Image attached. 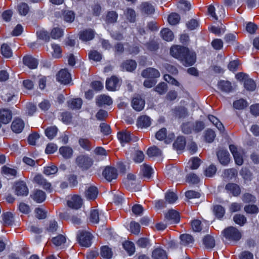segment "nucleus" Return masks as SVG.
Returning <instances> with one entry per match:
<instances>
[{
    "instance_id": "2",
    "label": "nucleus",
    "mask_w": 259,
    "mask_h": 259,
    "mask_svg": "<svg viewBox=\"0 0 259 259\" xmlns=\"http://www.w3.org/2000/svg\"><path fill=\"white\" fill-rule=\"evenodd\" d=\"M222 234L223 236L230 241H238L242 236L241 232L237 228L232 226L224 229Z\"/></svg>"
},
{
    "instance_id": "37",
    "label": "nucleus",
    "mask_w": 259,
    "mask_h": 259,
    "mask_svg": "<svg viewBox=\"0 0 259 259\" xmlns=\"http://www.w3.org/2000/svg\"><path fill=\"white\" fill-rule=\"evenodd\" d=\"M203 244L207 248H212L215 246V240L210 235L205 236L203 239Z\"/></svg>"
},
{
    "instance_id": "23",
    "label": "nucleus",
    "mask_w": 259,
    "mask_h": 259,
    "mask_svg": "<svg viewBox=\"0 0 259 259\" xmlns=\"http://www.w3.org/2000/svg\"><path fill=\"white\" fill-rule=\"evenodd\" d=\"M23 61L24 64L30 69H35L37 67L38 62L37 60L30 56L24 57Z\"/></svg>"
},
{
    "instance_id": "55",
    "label": "nucleus",
    "mask_w": 259,
    "mask_h": 259,
    "mask_svg": "<svg viewBox=\"0 0 259 259\" xmlns=\"http://www.w3.org/2000/svg\"><path fill=\"white\" fill-rule=\"evenodd\" d=\"M2 172L6 175L13 177H16L17 173L16 169L9 167L6 165L2 167Z\"/></svg>"
},
{
    "instance_id": "31",
    "label": "nucleus",
    "mask_w": 259,
    "mask_h": 259,
    "mask_svg": "<svg viewBox=\"0 0 259 259\" xmlns=\"http://www.w3.org/2000/svg\"><path fill=\"white\" fill-rule=\"evenodd\" d=\"M186 145L185 139L184 137H178L173 144V147L177 150H183Z\"/></svg>"
},
{
    "instance_id": "24",
    "label": "nucleus",
    "mask_w": 259,
    "mask_h": 259,
    "mask_svg": "<svg viewBox=\"0 0 259 259\" xmlns=\"http://www.w3.org/2000/svg\"><path fill=\"white\" fill-rule=\"evenodd\" d=\"M152 257L153 259H167L165 251L160 247L152 251Z\"/></svg>"
},
{
    "instance_id": "27",
    "label": "nucleus",
    "mask_w": 259,
    "mask_h": 259,
    "mask_svg": "<svg viewBox=\"0 0 259 259\" xmlns=\"http://www.w3.org/2000/svg\"><path fill=\"white\" fill-rule=\"evenodd\" d=\"M117 137L121 144L128 143L132 140L131 134L127 132H120L117 134Z\"/></svg>"
},
{
    "instance_id": "34",
    "label": "nucleus",
    "mask_w": 259,
    "mask_h": 259,
    "mask_svg": "<svg viewBox=\"0 0 259 259\" xmlns=\"http://www.w3.org/2000/svg\"><path fill=\"white\" fill-rule=\"evenodd\" d=\"M78 143L80 146L85 150L90 151L92 148L91 142L87 138H80Z\"/></svg>"
},
{
    "instance_id": "18",
    "label": "nucleus",
    "mask_w": 259,
    "mask_h": 259,
    "mask_svg": "<svg viewBox=\"0 0 259 259\" xmlns=\"http://www.w3.org/2000/svg\"><path fill=\"white\" fill-rule=\"evenodd\" d=\"M30 197L37 203L42 202L46 198V193L40 190H34L30 195Z\"/></svg>"
},
{
    "instance_id": "51",
    "label": "nucleus",
    "mask_w": 259,
    "mask_h": 259,
    "mask_svg": "<svg viewBox=\"0 0 259 259\" xmlns=\"http://www.w3.org/2000/svg\"><path fill=\"white\" fill-rule=\"evenodd\" d=\"M154 90L159 95H163L167 91V85L163 82H160L155 87Z\"/></svg>"
},
{
    "instance_id": "7",
    "label": "nucleus",
    "mask_w": 259,
    "mask_h": 259,
    "mask_svg": "<svg viewBox=\"0 0 259 259\" xmlns=\"http://www.w3.org/2000/svg\"><path fill=\"white\" fill-rule=\"evenodd\" d=\"M208 13L214 20L219 18H223L225 16V9L223 6H217L215 8L213 6H209L208 8Z\"/></svg>"
},
{
    "instance_id": "8",
    "label": "nucleus",
    "mask_w": 259,
    "mask_h": 259,
    "mask_svg": "<svg viewBox=\"0 0 259 259\" xmlns=\"http://www.w3.org/2000/svg\"><path fill=\"white\" fill-rule=\"evenodd\" d=\"M120 84V79L115 76H112L106 80V87L108 91H114L119 88Z\"/></svg>"
},
{
    "instance_id": "14",
    "label": "nucleus",
    "mask_w": 259,
    "mask_h": 259,
    "mask_svg": "<svg viewBox=\"0 0 259 259\" xmlns=\"http://www.w3.org/2000/svg\"><path fill=\"white\" fill-rule=\"evenodd\" d=\"M142 76L145 78L154 79L160 77L159 71L153 68H148L144 70L142 72Z\"/></svg>"
},
{
    "instance_id": "36",
    "label": "nucleus",
    "mask_w": 259,
    "mask_h": 259,
    "mask_svg": "<svg viewBox=\"0 0 259 259\" xmlns=\"http://www.w3.org/2000/svg\"><path fill=\"white\" fill-rule=\"evenodd\" d=\"M161 34L163 39L167 41H170L174 38L173 32L168 28L163 29L161 31Z\"/></svg>"
},
{
    "instance_id": "3",
    "label": "nucleus",
    "mask_w": 259,
    "mask_h": 259,
    "mask_svg": "<svg viewBox=\"0 0 259 259\" xmlns=\"http://www.w3.org/2000/svg\"><path fill=\"white\" fill-rule=\"evenodd\" d=\"M236 78L240 81L244 82V87L249 91H253L256 88L255 82L249 78L247 74L243 73H238L235 75Z\"/></svg>"
},
{
    "instance_id": "28",
    "label": "nucleus",
    "mask_w": 259,
    "mask_h": 259,
    "mask_svg": "<svg viewBox=\"0 0 259 259\" xmlns=\"http://www.w3.org/2000/svg\"><path fill=\"white\" fill-rule=\"evenodd\" d=\"M82 104V101L80 98L72 99L68 101L69 108L72 109H79Z\"/></svg>"
},
{
    "instance_id": "20",
    "label": "nucleus",
    "mask_w": 259,
    "mask_h": 259,
    "mask_svg": "<svg viewBox=\"0 0 259 259\" xmlns=\"http://www.w3.org/2000/svg\"><path fill=\"white\" fill-rule=\"evenodd\" d=\"M137 125L141 128L147 127L151 125V119L146 115H141L137 119Z\"/></svg>"
},
{
    "instance_id": "44",
    "label": "nucleus",
    "mask_w": 259,
    "mask_h": 259,
    "mask_svg": "<svg viewBox=\"0 0 259 259\" xmlns=\"http://www.w3.org/2000/svg\"><path fill=\"white\" fill-rule=\"evenodd\" d=\"M215 137V132L211 129H207L204 132L205 141L208 143H211Z\"/></svg>"
},
{
    "instance_id": "45",
    "label": "nucleus",
    "mask_w": 259,
    "mask_h": 259,
    "mask_svg": "<svg viewBox=\"0 0 259 259\" xmlns=\"http://www.w3.org/2000/svg\"><path fill=\"white\" fill-rule=\"evenodd\" d=\"M66 240V237L63 235H59L52 239V243L56 246H61Z\"/></svg>"
},
{
    "instance_id": "21",
    "label": "nucleus",
    "mask_w": 259,
    "mask_h": 259,
    "mask_svg": "<svg viewBox=\"0 0 259 259\" xmlns=\"http://www.w3.org/2000/svg\"><path fill=\"white\" fill-rule=\"evenodd\" d=\"M225 189L228 192L232 194L234 196H238L241 193L239 186L234 183H228L226 185Z\"/></svg>"
},
{
    "instance_id": "41",
    "label": "nucleus",
    "mask_w": 259,
    "mask_h": 259,
    "mask_svg": "<svg viewBox=\"0 0 259 259\" xmlns=\"http://www.w3.org/2000/svg\"><path fill=\"white\" fill-rule=\"evenodd\" d=\"M190 106L186 103L185 101H181L180 105L176 108V111L178 113H186L190 112L191 111L188 109Z\"/></svg>"
},
{
    "instance_id": "52",
    "label": "nucleus",
    "mask_w": 259,
    "mask_h": 259,
    "mask_svg": "<svg viewBox=\"0 0 259 259\" xmlns=\"http://www.w3.org/2000/svg\"><path fill=\"white\" fill-rule=\"evenodd\" d=\"M58 168L54 165L48 166L44 167L43 173L46 175L49 176L54 175L57 172Z\"/></svg>"
},
{
    "instance_id": "29",
    "label": "nucleus",
    "mask_w": 259,
    "mask_h": 259,
    "mask_svg": "<svg viewBox=\"0 0 259 259\" xmlns=\"http://www.w3.org/2000/svg\"><path fill=\"white\" fill-rule=\"evenodd\" d=\"M59 153L65 159L70 158L73 154V150L68 146H62L59 149Z\"/></svg>"
},
{
    "instance_id": "64",
    "label": "nucleus",
    "mask_w": 259,
    "mask_h": 259,
    "mask_svg": "<svg viewBox=\"0 0 259 259\" xmlns=\"http://www.w3.org/2000/svg\"><path fill=\"white\" fill-rule=\"evenodd\" d=\"M142 6L143 11L148 14H152L155 11L153 6L148 3H144L142 4Z\"/></svg>"
},
{
    "instance_id": "1",
    "label": "nucleus",
    "mask_w": 259,
    "mask_h": 259,
    "mask_svg": "<svg viewBox=\"0 0 259 259\" xmlns=\"http://www.w3.org/2000/svg\"><path fill=\"white\" fill-rule=\"evenodd\" d=\"M170 54L179 60L186 66H191L196 61V55L190 52L188 48L180 46H175L171 48Z\"/></svg>"
},
{
    "instance_id": "22",
    "label": "nucleus",
    "mask_w": 259,
    "mask_h": 259,
    "mask_svg": "<svg viewBox=\"0 0 259 259\" xmlns=\"http://www.w3.org/2000/svg\"><path fill=\"white\" fill-rule=\"evenodd\" d=\"M95 35L94 31L91 29H86L81 31L79 33V38L82 41H89L92 40Z\"/></svg>"
},
{
    "instance_id": "26",
    "label": "nucleus",
    "mask_w": 259,
    "mask_h": 259,
    "mask_svg": "<svg viewBox=\"0 0 259 259\" xmlns=\"http://www.w3.org/2000/svg\"><path fill=\"white\" fill-rule=\"evenodd\" d=\"M248 105L247 101L243 99H239L233 102V107L236 110H243Z\"/></svg>"
},
{
    "instance_id": "16",
    "label": "nucleus",
    "mask_w": 259,
    "mask_h": 259,
    "mask_svg": "<svg viewBox=\"0 0 259 259\" xmlns=\"http://www.w3.org/2000/svg\"><path fill=\"white\" fill-rule=\"evenodd\" d=\"M24 127V122L20 118H15L12 123L11 129L15 133L19 134L22 132Z\"/></svg>"
},
{
    "instance_id": "10",
    "label": "nucleus",
    "mask_w": 259,
    "mask_h": 259,
    "mask_svg": "<svg viewBox=\"0 0 259 259\" xmlns=\"http://www.w3.org/2000/svg\"><path fill=\"white\" fill-rule=\"evenodd\" d=\"M166 221L169 224L178 223L180 220L179 213L176 210H169L165 215Z\"/></svg>"
},
{
    "instance_id": "60",
    "label": "nucleus",
    "mask_w": 259,
    "mask_h": 259,
    "mask_svg": "<svg viewBox=\"0 0 259 259\" xmlns=\"http://www.w3.org/2000/svg\"><path fill=\"white\" fill-rule=\"evenodd\" d=\"M118 17L117 13L114 11L108 13L106 16V21L107 23H114L116 21Z\"/></svg>"
},
{
    "instance_id": "17",
    "label": "nucleus",
    "mask_w": 259,
    "mask_h": 259,
    "mask_svg": "<svg viewBox=\"0 0 259 259\" xmlns=\"http://www.w3.org/2000/svg\"><path fill=\"white\" fill-rule=\"evenodd\" d=\"M68 207L73 209H78L82 205V200L78 195L72 196L71 199L67 201Z\"/></svg>"
},
{
    "instance_id": "40",
    "label": "nucleus",
    "mask_w": 259,
    "mask_h": 259,
    "mask_svg": "<svg viewBox=\"0 0 259 259\" xmlns=\"http://www.w3.org/2000/svg\"><path fill=\"white\" fill-rule=\"evenodd\" d=\"M53 51L52 52V56L55 58H59L62 56V49L60 46L58 44H52Z\"/></svg>"
},
{
    "instance_id": "12",
    "label": "nucleus",
    "mask_w": 259,
    "mask_h": 259,
    "mask_svg": "<svg viewBox=\"0 0 259 259\" xmlns=\"http://www.w3.org/2000/svg\"><path fill=\"white\" fill-rule=\"evenodd\" d=\"M103 176L109 182L116 179L117 177V170L112 167H106L103 171Z\"/></svg>"
},
{
    "instance_id": "11",
    "label": "nucleus",
    "mask_w": 259,
    "mask_h": 259,
    "mask_svg": "<svg viewBox=\"0 0 259 259\" xmlns=\"http://www.w3.org/2000/svg\"><path fill=\"white\" fill-rule=\"evenodd\" d=\"M57 80L61 83L67 84L71 80L70 74L66 69H62L57 75Z\"/></svg>"
},
{
    "instance_id": "48",
    "label": "nucleus",
    "mask_w": 259,
    "mask_h": 259,
    "mask_svg": "<svg viewBox=\"0 0 259 259\" xmlns=\"http://www.w3.org/2000/svg\"><path fill=\"white\" fill-rule=\"evenodd\" d=\"M238 174L237 171L234 168L227 169L224 170V177L228 179H232L237 177Z\"/></svg>"
},
{
    "instance_id": "25",
    "label": "nucleus",
    "mask_w": 259,
    "mask_h": 259,
    "mask_svg": "<svg viewBox=\"0 0 259 259\" xmlns=\"http://www.w3.org/2000/svg\"><path fill=\"white\" fill-rule=\"evenodd\" d=\"M218 88L222 92L229 93L232 90V87L230 82L226 80H221L218 84Z\"/></svg>"
},
{
    "instance_id": "58",
    "label": "nucleus",
    "mask_w": 259,
    "mask_h": 259,
    "mask_svg": "<svg viewBox=\"0 0 259 259\" xmlns=\"http://www.w3.org/2000/svg\"><path fill=\"white\" fill-rule=\"evenodd\" d=\"M123 248L131 255L135 251V246L133 243L130 241H126L123 243Z\"/></svg>"
},
{
    "instance_id": "15",
    "label": "nucleus",
    "mask_w": 259,
    "mask_h": 259,
    "mask_svg": "<svg viewBox=\"0 0 259 259\" xmlns=\"http://www.w3.org/2000/svg\"><path fill=\"white\" fill-rule=\"evenodd\" d=\"M217 156L220 162L224 165H227L230 162V155L227 150H220L217 152Z\"/></svg>"
},
{
    "instance_id": "57",
    "label": "nucleus",
    "mask_w": 259,
    "mask_h": 259,
    "mask_svg": "<svg viewBox=\"0 0 259 259\" xmlns=\"http://www.w3.org/2000/svg\"><path fill=\"white\" fill-rule=\"evenodd\" d=\"M193 131L195 133H199L202 131L205 127V124L203 121H196L192 125Z\"/></svg>"
},
{
    "instance_id": "19",
    "label": "nucleus",
    "mask_w": 259,
    "mask_h": 259,
    "mask_svg": "<svg viewBox=\"0 0 259 259\" xmlns=\"http://www.w3.org/2000/svg\"><path fill=\"white\" fill-rule=\"evenodd\" d=\"M96 104L99 106L103 105H110L112 104V99L108 96L101 95L98 96L96 99Z\"/></svg>"
},
{
    "instance_id": "59",
    "label": "nucleus",
    "mask_w": 259,
    "mask_h": 259,
    "mask_svg": "<svg viewBox=\"0 0 259 259\" xmlns=\"http://www.w3.org/2000/svg\"><path fill=\"white\" fill-rule=\"evenodd\" d=\"M63 33L62 29L59 27H55L52 29L51 35L53 38L57 39L63 35Z\"/></svg>"
},
{
    "instance_id": "49",
    "label": "nucleus",
    "mask_w": 259,
    "mask_h": 259,
    "mask_svg": "<svg viewBox=\"0 0 259 259\" xmlns=\"http://www.w3.org/2000/svg\"><path fill=\"white\" fill-rule=\"evenodd\" d=\"M2 54L6 58H10L12 56V51L7 44H3L1 47Z\"/></svg>"
},
{
    "instance_id": "30",
    "label": "nucleus",
    "mask_w": 259,
    "mask_h": 259,
    "mask_svg": "<svg viewBox=\"0 0 259 259\" xmlns=\"http://www.w3.org/2000/svg\"><path fill=\"white\" fill-rule=\"evenodd\" d=\"M98 194L97 188L94 186L90 187L85 192V196L88 199H95Z\"/></svg>"
},
{
    "instance_id": "47",
    "label": "nucleus",
    "mask_w": 259,
    "mask_h": 259,
    "mask_svg": "<svg viewBox=\"0 0 259 259\" xmlns=\"http://www.w3.org/2000/svg\"><path fill=\"white\" fill-rule=\"evenodd\" d=\"M3 221L6 226L12 225L13 222V215L11 212H7L3 214Z\"/></svg>"
},
{
    "instance_id": "38",
    "label": "nucleus",
    "mask_w": 259,
    "mask_h": 259,
    "mask_svg": "<svg viewBox=\"0 0 259 259\" xmlns=\"http://www.w3.org/2000/svg\"><path fill=\"white\" fill-rule=\"evenodd\" d=\"M58 132V128L56 126H51L47 127L45 130L46 136L50 140L53 139Z\"/></svg>"
},
{
    "instance_id": "32",
    "label": "nucleus",
    "mask_w": 259,
    "mask_h": 259,
    "mask_svg": "<svg viewBox=\"0 0 259 259\" xmlns=\"http://www.w3.org/2000/svg\"><path fill=\"white\" fill-rule=\"evenodd\" d=\"M101 213H99L98 209H92L90 211L89 219L91 223L97 224L99 223Z\"/></svg>"
},
{
    "instance_id": "4",
    "label": "nucleus",
    "mask_w": 259,
    "mask_h": 259,
    "mask_svg": "<svg viewBox=\"0 0 259 259\" xmlns=\"http://www.w3.org/2000/svg\"><path fill=\"white\" fill-rule=\"evenodd\" d=\"M93 162L92 158L85 155H79L75 159L76 164L82 170L89 169L93 165Z\"/></svg>"
},
{
    "instance_id": "33",
    "label": "nucleus",
    "mask_w": 259,
    "mask_h": 259,
    "mask_svg": "<svg viewBox=\"0 0 259 259\" xmlns=\"http://www.w3.org/2000/svg\"><path fill=\"white\" fill-rule=\"evenodd\" d=\"M137 66V63L133 60H127L124 62L121 66L123 70L132 71L134 70Z\"/></svg>"
},
{
    "instance_id": "63",
    "label": "nucleus",
    "mask_w": 259,
    "mask_h": 259,
    "mask_svg": "<svg viewBox=\"0 0 259 259\" xmlns=\"http://www.w3.org/2000/svg\"><path fill=\"white\" fill-rule=\"evenodd\" d=\"M187 181L189 183L195 184L199 182V178L194 173H190L187 176Z\"/></svg>"
},
{
    "instance_id": "61",
    "label": "nucleus",
    "mask_w": 259,
    "mask_h": 259,
    "mask_svg": "<svg viewBox=\"0 0 259 259\" xmlns=\"http://www.w3.org/2000/svg\"><path fill=\"white\" fill-rule=\"evenodd\" d=\"M130 230L132 233L138 235L140 231V225L138 223L134 221L130 223Z\"/></svg>"
},
{
    "instance_id": "43",
    "label": "nucleus",
    "mask_w": 259,
    "mask_h": 259,
    "mask_svg": "<svg viewBox=\"0 0 259 259\" xmlns=\"http://www.w3.org/2000/svg\"><path fill=\"white\" fill-rule=\"evenodd\" d=\"M111 249L107 246H103L101 249V255L105 258L110 259L112 256Z\"/></svg>"
},
{
    "instance_id": "6",
    "label": "nucleus",
    "mask_w": 259,
    "mask_h": 259,
    "mask_svg": "<svg viewBox=\"0 0 259 259\" xmlns=\"http://www.w3.org/2000/svg\"><path fill=\"white\" fill-rule=\"evenodd\" d=\"M13 189L17 196H24L28 194V188L24 181H19L15 182L13 186Z\"/></svg>"
},
{
    "instance_id": "39",
    "label": "nucleus",
    "mask_w": 259,
    "mask_h": 259,
    "mask_svg": "<svg viewBox=\"0 0 259 259\" xmlns=\"http://www.w3.org/2000/svg\"><path fill=\"white\" fill-rule=\"evenodd\" d=\"M213 212L217 218L221 219L225 214V209L222 206L216 205L213 207Z\"/></svg>"
},
{
    "instance_id": "5",
    "label": "nucleus",
    "mask_w": 259,
    "mask_h": 259,
    "mask_svg": "<svg viewBox=\"0 0 259 259\" xmlns=\"http://www.w3.org/2000/svg\"><path fill=\"white\" fill-rule=\"evenodd\" d=\"M77 238L81 246L88 247L91 245L93 235L89 232L79 231L78 232Z\"/></svg>"
},
{
    "instance_id": "62",
    "label": "nucleus",
    "mask_w": 259,
    "mask_h": 259,
    "mask_svg": "<svg viewBox=\"0 0 259 259\" xmlns=\"http://www.w3.org/2000/svg\"><path fill=\"white\" fill-rule=\"evenodd\" d=\"M18 11L21 15L25 16L29 10V7L25 3H22L18 7Z\"/></svg>"
},
{
    "instance_id": "42",
    "label": "nucleus",
    "mask_w": 259,
    "mask_h": 259,
    "mask_svg": "<svg viewBox=\"0 0 259 259\" xmlns=\"http://www.w3.org/2000/svg\"><path fill=\"white\" fill-rule=\"evenodd\" d=\"M64 20L68 23L72 22L75 19V14L72 11H65L63 14Z\"/></svg>"
},
{
    "instance_id": "56",
    "label": "nucleus",
    "mask_w": 259,
    "mask_h": 259,
    "mask_svg": "<svg viewBox=\"0 0 259 259\" xmlns=\"http://www.w3.org/2000/svg\"><path fill=\"white\" fill-rule=\"evenodd\" d=\"M180 20V17L177 13H172L168 16V21L170 25H176L178 24Z\"/></svg>"
},
{
    "instance_id": "9",
    "label": "nucleus",
    "mask_w": 259,
    "mask_h": 259,
    "mask_svg": "<svg viewBox=\"0 0 259 259\" xmlns=\"http://www.w3.org/2000/svg\"><path fill=\"white\" fill-rule=\"evenodd\" d=\"M34 182L38 185L41 186L44 189L51 192L52 191V187L51 184L47 181L41 175H37L34 178Z\"/></svg>"
},
{
    "instance_id": "35",
    "label": "nucleus",
    "mask_w": 259,
    "mask_h": 259,
    "mask_svg": "<svg viewBox=\"0 0 259 259\" xmlns=\"http://www.w3.org/2000/svg\"><path fill=\"white\" fill-rule=\"evenodd\" d=\"M141 172L143 177L149 180L153 173V169L150 166L144 164L141 166Z\"/></svg>"
},
{
    "instance_id": "53",
    "label": "nucleus",
    "mask_w": 259,
    "mask_h": 259,
    "mask_svg": "<svg viewBox=\"0 0 259 259\" xmlns=\"http://www.w3.org/2000/svg\"><path fill=\"white\" fill-rule=\"evenodd\" d=\"M178 199L177 195L172 192H167L165 195V201L168 203H174Z\"/></svg>"
},
{
    "instance_id": "54",
    "label": "nucleus",
    "mask_w": 259,
    "mask_h": 259,
    "mask_svg": "<svg viewBox=\"0 0 259 259\" xmlns=\"http://www.w3.org/2000/svg\"><path fill=\"white\" fill-rule=\"evenodd\" d=\"M234 221L240 226H243L246 223V218L243 214H237L233 217Z\"/></svg>"
},
{
    "instance_id": "46",
    "label": "nucleus",
    "mask_w": 259,
    "mask_h": 259,
    "mask_svg": "<svg viewBox=\"0 0 259 259\" xmlns=\"http://www.w3.org/2000/svg\"><path fill=\"white\" fill-rule=\"evenodd\" d=\"M147 154L150 157L158 156L161 155V151L157 147L153 146L147 150Z\"/></svg>"
},
{
    "instance_id": "13",
    "label": "nucleus",
    "mask_w": 259,
    "mask_h": 259,
    "mask_svg": "<svg viewBox=\"0 0 259 259\" xmlns=\"http://www.w3.org/2000/svg\"><path fill=\"white\" fill-rule=\"evenodd\" d=\"M145 102L140 96L137 95L134 97L132 102V106L137 111H141L145 106Z\"/></svg>"
},
{
    "instance_id": "50",
    "label": "nucleus",
    "mask_w": 259,
    "mask_h": 259,
    "mask_svg": "<svg viewBox=\"0 0 259 259\" xmlns=\"http://www.w3.org/2000/svg\"><path fill=\"white\" fill-rule=\"evenodd\" d=\"M182 244L184 245H188L193 242V237L189 234H182L180 236Z\"/></svg>"
}]
</instances>
